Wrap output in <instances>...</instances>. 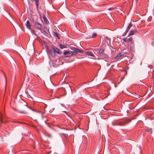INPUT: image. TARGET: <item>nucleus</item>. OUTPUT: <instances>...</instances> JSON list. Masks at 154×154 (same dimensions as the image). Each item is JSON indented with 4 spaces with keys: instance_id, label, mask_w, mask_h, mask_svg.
Segmentation results:
<instances>
[{
    "instance_id": "nucleus-17",
    "label": "nucleus",
    "mask_w": 154,
    "mask_h": 154,
    "mask_svg": "<svg viewBox=\"0 0 154 154\" xmlns=\"http://www.w3.org/2000/svg\"><path fill=\"white\" fill-rule=\"evenodd\" d=\"M70 54L69 55L66 56V57H69L70 56H71L73 54H75V51H72L71 52H70Z\"/></svg>"
},
{
    "instance_id": "nucleus-32",
    "label": "nucleus",
    "mask_w": 154,
    "mask_h": 154,
    "mask_svg": "<svg viewBox=\"0 0 154 154\" xmlns=\"http://www.w3.org/2000/svg\"><path fill=\"white\" fill-rule=\"evenodd\" d=\"M24 103L25 104V102H24ZM23 106H25H25H26V105L25 104H23Z\"/></svg>"
},
{
    "instance_id": "nucleus-20",
    "label": "nucleus",
    "mask_w": 154,
    "mask_h": 154,
    "mask_svg": "<svg viewBox=\"0 0 154 154\" xmlns=\"http://www.w3.org/2000/svg\"><path fill=\"white\" fill-rule=\"evenodd\" d=\"M2 116V114L0 112V124H2L3 123Z\"/></svg>"
},
{
    "instance_id": "nucleus-27",
    "label": "nucleus",
    "mask_w": 154,
    "mask_h": 154,
    "mask_svg": "<svg viewBox=\"0 0 154 154\" xmlns=\"http://www.w3.org/2000/svg\"><path fill=\"white\" fill-rule=\"evenodd\" d=\"M46 135L49 137H51V135L49 133H46Z\"/></svg>"
},
{
    "instance_id": "nucleus-23",
    "label": "nucleus",
    "mask_w": 154,
    "mask_h": 154,
    "mask_svg": "<svg viewBox=\"0 0 154 154\" xmlns=\"http://www.w3.org/2000/svg\"><path fill=\"white\" fill-rule=\"evenodd\" d=\"M70 49L75 52L76 51V48L74 47H70Z\"/></svg>"
},
{
    "instance_id": "nucleus-9",
    "label": "nucleus",
    "mask_w": 154,
    "mask_h": 154,
    "mask_svg": "<svg viewBox=\"0 0 154 154\" xmlns=\"http://www.w3.org/2000/svg\"><path fill=\"white\" fill-rule=\"evenodd\" d=\"M86 54L89 56L95 57L94 54L90 51H88L86 52Z\"/></svg>"
},
{
    "instance_id": "nucleus-6",
    "label": "nucleus",
    "mask_w": 154,
    "mask_h": 154,
    "mask_svg": "<svg viewBox=\"0 0 154 154\" xmlns=\"http://www.w3.org/2000/svg\"><path fill=\"white\" fill-rule=\"evenodd\" d=\"M31 1L32 2L35 1L36 7L37 10H38V4L39 3V0H31Z\"/></svg>"
},
{
    "instance_id": "nucleus-5",
    "label": "nucleus",
    "mask_w": 154,
    "mask_h": 154,
    "mask_svg": "<svg viewBox=\"0 0 154 154\" xmlns=\"http://www.w3.org/2000/svg\"><path fill=\"white\" fill-rule=\"evenodd\" d=\"M25 25L26 27L29 30H31V25L30 22H29V20H27L26 23L25 24Z\"/></svg>"
},
{
    "instance_id": "nucleus-16",
    "label": "nucleus",
    "mask_w": 154,
    "mask_h": 154,
    "mask_svg": "<svg viewBox=\"0 0 154 154\" xmlns=\"http://www.w3.org/2000/svg\"><path fill=\"white\" fill-rule=\"evenodd\" d=\"M127 42H130L131 43H132L133 42V38L132 37H131L127 39Z\"/></svg>"
},
{
    "instance_id": "nucleus-30",
    "label": "nucleus",
    "mask_w": 154,
    "mask_h": 154,
    "mask_svg": "<svg viewBox=\"0 0 154 154\" xmlns=\"http://www.w3.org/2000/svg\"><path fill=\"white\" fill-rule=\"evenodd\" d=\"M20 113H26L27 112L25 111H20Z\"/></svg>"
},
{
    "instance_id": "nucleus-19",
    "label": "nucleus",
    "mask_w": 154,
    "mask_h": 154,
    "mask_svg": "<svg viewBox=\"0 0 154 154\" xmlns=\"http://www.w3.org/2000/svg\"><path fill=\"white\" fill-rule=\"evenodd\" d=\"M63 54L64 55H66V54H68V55H69L70 54V52L68 51H66L63 52Z\"/></svg>"
},
{
    "instance_id": "nucleus-29",
    "label": "nucleus",
    "mask_w": 154,
    "mask_h": 154,
    "mask_svg": "<svg viewBox=\"0 0 154 154\" xmlns=\"http://www.w3.org/2000/svg\"><path fill=\"white\" fill-rule=\"evenodd\" d=\"M127 38H124L123 40V41H124V42H127Z\"/></svg>"
},
{
    "instance_id": "nucleus-21",
    "label": "nucleus",
    "mask_w": 154,
    "mask_h": 154,
    "mask_svg": "<svg viewBox=\"0 0 154 154\" xmlns=\"http://www.w3.org/2000/svg\"><path fill=\"white\" fill-rule=\"evenodd\" d=\"M101 56L104 57V58H107L108 57V55L104 53L103 55H102Z\"/></svg>"
},
{
    "instance_id": "nucleus-13",
    "label": "nucleus",
    "mask_w": 154,
    "mask_h": 154,
    "mask_svg": "<svg viewBox=\"0 0 154 154\" xmlns=\"http://www.w3.org/2000/svg\"><path fill=\"white\" fill-rule=\"evenodd\" d=\"M130 45V49L131 50H133L134 48V42H133L132 43H131V44Z\"/></svg>"
},
{
    "instance_id": "nucleus-10",
    "label": "nucleus",
    "mask_w": 154,
    "mask_h": 154,
    "mask_svg": "<svg viewBox=\"0 0 154 154\" xmlns=\"http://www.w3.org/2000/svg\"><path fill=\"white\" fill-rule=\"evenodd\" d=\"M43 20H44V22H45V23L46 24H49V22L48 20V19H47V17L45 16H43Z\"/></svg>"
},
{
    "instance_id": "nucleus-3",
    "label": "nucleus",
    "mask_w": 154,
    "mask_h": 154,
    "mask_svg": "<svg viewBox=\"0 0 154 154\" xmlns=\"http://www.w3.org/2000/svg\"><path fill=\"white\" fill-rule=\"evenodd\" d=\"M52 49L54 52V54H52V55L54 57L55 56L56 53L59 54H61L62 53V52L60 51L58 48H57L55 46L52 47Z\"/></svg>"
},
{
    "instance_id": "nucleus-24",
    "label": "nucleus",
    "mask_w": 154,
    "mask_h": 154,
    "mask_svg": "<svg viewBox=\"0 0 154 154\" xmlns=\"http://www.w3.org/2000/svg\"><path fill=\"white\" fill-rule=\"evenodd\" d=\"M116 8V7H111V8H108V10H110V11H111V10H113V9H115Z\"/></svg>"
},
{
    "instance_id": "nucleus-15",
    "label": "nucleus",
    "mask_w": 154,
    "mask_h": 154,
    "mask_svg": "<svg viewBox=\"0 0 154 154\" xmlns=\"http://www.w3.org/2000/svg\"><path fill=\"white\" fill-rule=\"evenodd\" d=\"M46 49L47 51L48 52V54H51L52 53V51H53L52 49H49L48 47H47Z\"/></svg>"
},
{
    "instance_id": "nucleus-26",
    "label": "nucleus",
    "mask_w": 154,
    "mask_h": 154,
    "mask_svg": "<svg viewBox=\"0 0 154 154\" xmlns=\"http://www.w3.org/2000/svg\"><path fill=\"white\" fill-rule=\"evenodd\" d=\"M32 33L35 36H37V35L35 33V31L34 30H30Z\"/></svg>"
},
{
    "instance_id": "nucleus-12",
    "label": "nucleus",
    "mask_w": 154,
    "mask_h": 154,
    "mask_svg": "<svg viewBox=\"0 0 154 154\" xmlns=\"http://www.w3.org/2000/svg\"><path fill=\"white\" fill-rule=\"evenodd\" d=\"M132 26V25L131 23H129L126 29V30L127 31V32L129 30L130 28Z\"/></svg>"
},
{
    "instance_id": "nucleus-18",
    "label": "nucleus",
    "mask_w": 154,
    "mask_h": 154,
    "mask_svg": "<svg viewBox=\"0 0 154 154\" xmlns=\"http://www.w3.org/2000/svg\"><path fill=\"white\" fill-rule=\"evenodd\" d=\"M59 47H60V48L61 49H62L63 48H67V47L66 46L64 45H62L61 44H60L59 45Z\"/></svg>"
},
{
    "instance_id": "nucleus-14",
    "label": "nucleus",
    "mask_w": 154,
    "mask_h": 154,
    "mask_svg": "<svg viewBox=\"0 0 154 154\" xmlns=\"http://www.w3.org/2000/svg\"><path fill=\"white\" fill-rule=\"evenodd\" d=\"M54 35L57 37V38L59 39H60L59 34L57 32H54Z\"/></svg>"
},
{
    "instance_id": "nucleus-2",
    "label": "nucleus",
    "mask_w": 154,
    "mask_h": 154,
    "mask_svg": "<svg viewBox=\"0 0 154 154\" xmlns=\"http://www.w3.org/2000/svg\"><path fill=\"white\" fill-rule=\"evenodd\" d=\"M128 54H129L128 52H122L117 55L115 57V59L117 60H120L121 59L125 57Z\"/></svg>"
},
{
    "instance_id": "nucleus-28",
    "label": "nucleus",
    "mask_w": 154,
    "mask_h": 154,
    "mask_svg": "<svg viewBox=\"0 0 154 154\" xmlns=\"http://www.w3.org/2000/svg\"><path fill=\"white\" fill-rule=\"evenodd\" d=\"M128 32H127V31L126 30V31L122 34V36H124L125 35L127 34V33Z\"/></svg>"
},
{
    "instance_id": "nucleus-1",
    "label": "nucleus",
    "mask_w": 154,
    "mask_h": 154,
    "mask_svg": "<svg viewBox=\"0 0 154 154\" xmlns=\"http://www.w3.org/2000/svg\"><path fill=\"white\" fill-rule=\"evenodd\" d=\"M131 120L130 119L126 120L121 122H119L117 121H114L112 123V125L113 126H124L125 124L130 122Z\"/></svg>"
},
{
    "instance_id": "nucleus-11",
    "label": "nucleus",
    "mask_w": 154,
    "mask_h": 154,
    "mask_svg": "<svg viewBox=\"0 0 154 154\" xmlns=\"http://www.w3.org/2000/svg\"><path fill=\"white\" fill-rule=\"evenodd\" d=\"M78 53H84V51L83 50H80V49L76 48V51L75 52V54H77Z\"/></svg>"
},
{
    "instance_id": "nucleus-31",
    "label": "nucleus",
    "mask_w": 154,
    "mask_h": 154,
    "mask_svg": "<svg viewBox=\"0 0 154 154\" xmlns=\"http://www.w3.org/2000/svg\"><path fill=\"white\" fill-rule=\"evenodd\" d=\"M30 109H31L33 111H36L34 109H33L32 108H29Z\"/></svg>"
},
{
    "instance_id": "nucleus-4",
    "label": "nucleus",
    "mask_w": 154,
    "mask_h": 154,
    "mask_svg": "<svg viewBox=\"0 0 154 154\" xmlns=\"http://www.w3.org/2000/svg\"><path fill=\"white\" fill-rule=\"evenodd\" d=\"M34 27L35 29L40 30H42L43 29V26L40 23L35 22L34 24Z\"/></svg>"
},
{
    "instance_id": "nucleus-8",
    "label": "nucleus",
    "mask_w": 154,
    "mask_h": 154,
    "mask_svg": "<svg viewBox=\"0 0 154 154\" xmlns=\"http://www.w3.org/2000/svg\"><path fill=\"white\" fill-rule=\"evenodd\" d=\"M104 50L103 49H101L99 51V53L100 56H101L104 53Z\"/></svg>"
},
{
    "instance_id": "nucleus-7",
    "label": "nucleus",
    "mask_w": 154,
    "mask_h": 154,
    "mask_svg": "<svg viewBox=\"0 0 154 154\" xmlns=\"http://www.w3.org/2000/svg\"><path fill=\"white\" fill-rule=\"evenodd\" d=\"M137 32V31L135 30H132L129 32V35H133Z\"/></svg>"
},
{
    "instance_id": "nucleus-25",
    "label": "nucleus",
    "mask_w": 154,
    "mask_h": 154,
    "mask_svg": "<svg viewBox=\"0 0 154 154\" xmlns=\"http://www.w3.org/2000/svg\"><path fill=\"white\" fill-rule=\"evenodd\" d=\"M147 131L151 134L152 133V130L151 128H149L147 130Z\"/></svg>"
},
{
    "instance_id": "nucleus-22",
    "label": "nucleus",
    "mask_w": 154,
    "mask_h": 154,
    "mask_svg": "<svg viewBox=\"0 0 154 154\" xmlns=\"http://www.w3.org/2000/svg\"><path fill=\"white\" fill-rule=\"evenodd\" d=\"M97 36V34L96 33H93V34H92V38H95Z\"/></svg>"
},
{
    "instance_id": "nucleus-33",
    "label": "nucleus",
    "mask_w": 154,
    "mask_h": 154,
    "mask_svg": "<svg viewBox=\"0 0 154 154\" xmlns=\"http://www.w3.org/2000/svg\"><path fill=\"white\" fill-rule=\"evenodd\" d=\"M115 87H116L117 86L116 85H115Z\"/></svg>"
}]
</instances>
